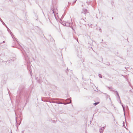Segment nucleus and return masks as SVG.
<instances>
[{"instance_id":"f257e3e1","label":"nucleus","mask_w":133,"mask_h":133,"mask_svg":"<svg viewBox=\"0 0 133 133\" xmlns=\"http://www.w3.org/2000/svg\"><path fill=\"white\" fill-rule=\"evenodd\" d=\"M116 94H117V96H118V97L119 98V100H120V103H121V101L120 100L119 96V95L118 94V92H117V91H116Z\"/></svg>"},{"instance_id":"f03ea898","label":"nucleus","mask_w":133,"mask_h":133,"mask_svg":"<svg viewBox=\"0 0 133 133\" xmlns=\"http://www.w3.org/2000/svg\"><path fill=\"white\" fill-rule=\"evenodd\" d=\"M87 12V10L85 9H83V12L85 14Z\"/></svg>"},{"instance_id":"7ed1b4c3","label":"nucleus","mask_w":133,"mask_h":133,"mask_svg":"<svg viewBox=\"0 0 133 133\" xmlns=\"http://www.w3.org/2000/svg\"><path fill=\"white\" fill-rule=\"evenodd\" d=\"M103 131V129L102 128H100L99 129V131L100 132V133H102Z\"/></svg>"},{"instance_id":"20e7f679","label":"nucleus","mask_w":133,"mask_h":133,"mask_svg":"<svg viewBox=\"0 0 133 133\" xmlns=\"http://www.w3.org/2000/svg\"><path fill=\"white\" fill-rule=\"evenodd\" d=\"M59 99L57 98H52L51 99L52 100H58Z\"/></svg>"},{"instance_id":"39448f33","label":"nucleus","mask_w":133,"mask_h":133,"mask_svg":"<svg viewBox=\"0 0 133 133\" xmlns=\"http://www.w3.org/2000/svg\"><path fill=\"white\" fill-rule=\"evenodd\" d=\"M0 20L1 22L3 24V25H6L3 22V21L2 20V19L1 18H0Z\"/></svg>"},{"instance_id":"423d86ee","label":"nucleus","mask_w":133,"mask_h":133,"mask_svg":"<svg viewBox=\"0 0 133 133\" xmlns=\"http://www.w3.org/2000/svg\"><path fill=\"white\" fill-rule=\"evenodd\" d=\"M65 25L67 26H69L70 24L69 23L68 24L67 23H66L65 24Z\"/></svg>"},{"instance_id":"0eeeda50","label":"nucleus","mask_w":133,"mask_h":133,"mask_svg":"<svg viewBox=\"0 0 133 133\" xmlns=\"http://www.w3.org/2000/svg\"><path fill=\"white\" fill-rule=\"evenodd\" d=\"M99 103V102H97L95 103L94 104H94L95 106L97 105V104H98Z\"/></svg>"},{"instance_id":"6e6552de","label":"nucleus","mask_w":133,"mask_h":133,"mask_svg":"<svg viewBox=\"0 0 133 133\" xmlns=\"http://www.w3.org/2000/svg\"><path fill=\"white\" fill-rule=\"evenodd\" d=\"M51 102L53 103H58V102H55L53 101H52Z\"/></svg>"},{"instance_id":"1a4fd4ad","label":"nucleus","mask_w":133,"mask_h":133,"mask_svg":"<svg viewBox=\"0 0 133 133\" xmlns=\"http://www.w3.org/2000/svg\"><path fill=\"white\" fill-rule=\"evenodd\" d=\"M98 76L99 77L102 78V76H101V74H99Z\"/></svg>"},{"instance_id":"9d476101","label":"nucleus","mask_w":133,"mask_h":133,"mask_svg":"<svg viewBox=\"0 0 133 133\" xmlns=\"http://www.w3.org/2000/svg\"><path fill=\"white\" fill-rule=\"evenodd\" d=\"M123 110L124 111V112L125 110V109L124 107H123Z\"/></svg>"},{"instance_id":"9b49d317","label":"nucleus","mask_w":133,"mask_h":133,"mask_svg":"<svg viewBox=\"0 0 133 133\" xmlns=\"http://www.w3.org/2000/svg\"><path fill=\"white\" fill-rule=\"evenodd\" d=\"M58 103H57V104H63V103L62 102H58Z\"/></svg>"},{"instance_id":"f8f14e48","label":"nucleus","mask_w":133,"mask_h":133,"mask_svg":"<svg viewBox=\"0 0 133 133\" xmlns=\"http://www.w3.org/2000/svg\"><path fill=\"white\" fill-rule=\"evenodd\" d=\"M8 29V31H10V30H9V28L8 29Z\"/></svg>"},{"instance_id":"ddd939ff","label":"nucleus","mask_w":133,"mask_h":133,"mask_svg":"<svg viewBox=\"0 0 133 133\" xmlns=\"http://www.w3.org/2000/svg\"><path fill=\"white\" fill-rule=\"evenodd\" d=\"M6 26V28H7V29H8V27L6 25H5Z\"/></svg>"},{"instance_id":"4468645a","label":"nucleus","mask_w":133,"mask_h":133,"mask_svg":"<svg viewBox=\"0 0 133 133\" xmlns=\"http://www.w3.org/2000/svg\"><path fill=\"white\" fill-rule=\"evenodd\" d=\"M70 100V102L69 103H71V100Z\"/></svg>"},{"instance_id":"2eb2a0df","label":"nucleus","mask_w":133,"mask_h":133,"mask_svg":"<svg viewBox=\"0 0 133 133\" xmlns=\"http://www.w3.org/2000/svg\"><path fill=\"white\" fill-rule=\"evenodd\" d=\"M121 103V104H122V107H124V106H123V105L122 104V103Z\"/></svg>"},{"instance_id":"dca6fc26","label":"nucleus","mask_w":133,"mask_h":133,"mask_svg":"<svg viewBox=\"0 0 133 133\" xmlns=\"http://www.w3.org/2000/svg\"><path fill=\"white\" fill-rule=\"evenodd\" d=\"M52 12H53L54 13V10H52Z\"/></svg>"},{"instance_id":"f3484780","label":"nucleus","mask_w":133,"mask_h":133,"mask_svg":"<svg viewBox=\"0 0 133 133\" xmlns=\"http://www.w3.org/2000/svg\"><path fill=\"white\" fill-rule=\"evenodd\" d=\"M63 104H64V105H65V104H66V103H63Z\"/></svg>"},{"instance_id":"a211bd4d","label":"nucleus","mask_w":133,"mask_h":133,"mask_svg":"<svg viewBox=\"0 0 133 133\" xmlns=\"http://www.w3.org/2000/svg\"><path fill=\"white\" fill-rule=\"evenodd\" d=\"M4 42H4V41H3V43H4Z\"/></svg>"}]
</instances>
